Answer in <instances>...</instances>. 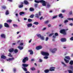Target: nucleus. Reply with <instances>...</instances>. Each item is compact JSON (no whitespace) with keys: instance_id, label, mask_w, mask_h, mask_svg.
<instances>
[{"instance_id":"obj_1","label":"nucleus","mask_w":73,"mask_h":73,"mask_svg":"<svg viewBox=\"0 0 73 73\" xmlns=\"http://www.w3.org/2000/svg\"><path fill=\"white\" fill-rule=\"evenodd\" d=\"M60 33L62 34H63L64 35H66V32L65 31V29H62L60 31Z\"/></svg>"},{"instance_id":"obj_2","label":"nucleus","mask_w":73,"mask_h":73,"mask_svg":"<svg viewBox=\"0 0 73 73\" xmlns=\"http://www.w3.org/2000/svg\"><path fill=\"white\" fill-rule=\"evenodd\" d=\"M41 53L42 55L45 56H48L49 55V53L47 52H42Z\"/></svg>"},{"instance_id":"obj_3","label":"nucleus","mask_w":73,"mask_h":73,"mask_svg":"<svg viewBox=\"0 0 73 73\" xmlns=\"http://www.w3.org/2000/svg\"><path fill=\"white\" fill-rule=\"evenodd\" d=\"M41 12L40 11L38 12V14H35V17L36 18H39L40 16H41Z\"/></svg>"},{"instance_id":"obj_4","label":"nucleus","mask_w":73,"mask_h":73,"mask_svg":"<svg viewBox=\"0 0 73 73\" xmlns=\"http://www.w3.org/2000/svg\"><path fill=\"white\" fill-rule=\"evenodd\" d=\"M29 60L28 57H26L25 58L23 59L22 62L23 63H25L27 61H28Z\"/></svg>"},{"instance_id":"obj_5","label":"nucleus","mask_w":73,"mask_h":73,"mask_svg":"<svg viewBox=\"0 0 73 73\" xmlns=\"http://www.w3.org/2000/svg\"><path fill=\"white\" fill-rule=\"evenodd\" d=\"M40 3H42V5L43 6H46V2L43 0H40Z\"/></svg>"},{"instance_id":"obj_6","label":"nucleus","mask_w":73,"mask_h":73,"mask_svg":"<svg viewBox=\"0 0 73 73\" xmlns=\"http://www.w3.org/2000/svg\"><path fill=\"white\" fill-rule=\"evenodd\" d=\"M42 46H38L36 47V50H38L39 49H41L42 48Z\"/></svg>"},{"instance_id":"obj_7","label":"nucleus","mask_w":73,"mask_h":73,"mask_svg":"<svg viewBox=\"0 0 73 73\" xmlns=\"http://www.w3.org/2000/svg\"><path fill=\"white\" fill-rule=\"evenodd\" d=\"M24 4V2H21V5H19V7L20 8H22L24 7V5L23 4Z\"/></svg>"},{"instance_id":"obj_8","label":"nucleus","mask_w":73,"mask_h":73,"mask_svg":"<svg viewBox=\"0 0 73 73\" xmlns=\"http://www.w3.org/2000/svg\"><path fill=\"white\" fill-rule=\"evenodd\" d=\"M60 41L61 42H66V39L65 38H62L61 39Z\"/></svg>"},{"instance_id":"obj_9","label":"nucleus","mask_w":73,"mask_h":73,"mask_svg":"<svg viewBox=\"0 0 73 73\" xmlns=\"http://www.w3.org/2000/svg\"><path fill=\"white\" fill-rule=\"evenodd\" d=\"M57 50V49L56 48H54L53 50L51 51V52L52 53H56V51Z\"/></svg>"},{"instance_id":"obj_10","label":"nucleus","mask_w":73,"mask_h":73,"mask_svg":"<svg viewBox=\"0 0 73 73\" xmlns=\"http://www.w3.org/2000/svg\"><path fill=\"white\" fill-rule=\"evenodd\" d=\"M29 66V64H22V66L24 67V68H26V67H28Z\"/></svg>"},{"instance_id":"obj_11","label":"nucleus","mask_w":73,"mask_h":73,"mask_svg":"<svg viewBox=\"0 0 73 73\" xmlns=\"http://www.w3.org/2000/svg\"><path fill=\"white\" fill-rule=\"evenodd\" d=\"M4 27L6 28H9V26L8 25V24L7 23H5L4 24Z\"/></svg>"},{"instance_id":"obj_12","label":"nucleus","mask_w":73,"mask_h":73,"mask_svg":"<svg viewBox=\"0 0 73 73\" xmlns=\"http://www.w3.org/2000/svg\"><path fill=\"white\" fill-rule=\"evenodd\" d=\"M55 68H56L55 67H51L50 68V71H54L55 70L54 69Z\"/></svg>"},{"instance_id":"obj_13","label":"nucleus","mask_w":73,"mask_h":73,"mask_svg":"<svg viewBox=\"0 0 73 73\" xmlns=\"http://www.w3.org/2000/svg\"><path fill=\"white\" fill-rule=\"evenodd\" d=\"M1 36L2 38H5V34H2L1 35Z\"/></svg>"},{"instance_id":"obj_14","label":"nucleus","mask_w":73,"mask_h":73,"mask_svg":"<svg viewBox=\"0 0 73 73\" xmlns=\"http://www.w3.org/2000/svg\"><path fill=\"white\" fill-rule=\"evenodd\" d=\"M23 3L25 4H26V5L28 4H29L28 2L26 0H24Z\"/></svg>"},{"instance_id":"obj_15","label":"nucleus","mask_w":73,"mask_h":73,"mask_svg":"<svg viewBox=\"0 0 73 73\" xmlns=\"http://www.w3.org/2000/svg\"><path fill=\"white\" fill-rule=\"evenodd\" d=\"M1 58H3V59H6V56H4V55H2L1 56Z\"/></svg>"},{"instance_id":"obj_16","label":"nucleus","mask_w":73,"mask_h":73,"mask_svg":"<svg viewBox=\"0 0 73 73\" xmlns=\"http://www.w3.org/2000/svg\"><path fill=\"white\" fill-rule=\"evenodd\" d=\"M9 51L11 53H12L14 51V49L13 48H11L9 50Z\"/></svg>"},{"instance_id":"obj_17","label":"nucleus","mask_w":73,"mask_h":73,"mask_svg":"<svg viewBox=\"0 0 73 73\" xmlns=\"http://www.w3.org/2000/svg\"><path fill=\"white\" fill-rule=\"evenodd\" d=\"M6 15H8L9 14V11L7 10L6 11V12L5 13Z\"/></svg>"},{"instance_id":"obj_18","label":"nucleus","mask_w":73,"mask_h":73,"mask_svg":"<svg viewBox=\"0 0 73 73\" xmlns=\"http://www.w3.org/2000/svg\"><path fill=\"white\" fill-rule=\"evenodd\" d=\"M29 52H30V54H33V52L32 50H29Z\"/></svg>"},{"instance_id":"obj_19","label":"nucleus","mask_w":73,"mask_h":73,"mask_svg":"<svg viewBox=\"0 0 73 73\" xmlns=\"http://www.w3.org/2000/svg\"><path fill=\"white\" fill-rule=\"evenodd\" d=\"M18 48L20 49V50H22V49H23V47L19 46H18Z\"/></svg>"},{"instance_id":"obj_20","label":"nucleus","mask_w":73,"mask_h":73,"mask_svg":"<svg viewBox=\"0 0 73 73\" xmlns=\"http://www.w3.org/2000/svg\"><path fill=\"white\" fill-rule=\"evenodd\" d=\"M59 17H61V19L64 17L63 16H62V14H60L59 15Z\"/></svg>"},{"instance_id":"obj_21","label":"nucleus","mask_w":73,"mask_h":73,"mask_svg":"<svg viewBox=\"0 0 73 73\" xmlns=\"http://www.w3.org/2000/svg\"><path fill=\"white\" fill-rule=\"evenodd\" d=\"M25 14V13L23 12H21L19 13V15H20V16H21L22 15H24Z\"/></svg>"},{"instance_id":"obj_22","label":"nucleus","mask_w":73,"mask_h":73,"mask_svg":"<svg viewBox=\"0 0 73 73\" xmlns=\"http://www.w3.org/2000/svg\"><path fill=\"white\" fill-rule=\"evenodd\" d=\"M12 21L11 19H9L7 21V23H11Z\"/></svg>"},{"instance_id":"obj_23","label":"nucleus","mask_w":73,"mask_h":73,"mask_svg":"<svg viewBox=\"0 0 73 73\" xmlns=\"http://www.w3.org/2000/svg\"><path fill=\"white\" fill-rule=\"evenodd\" d=\"M32 26V24H29L27 25L28 27H31Z\"/></svg>"},{"instance_id":"obj_24","label":"nucleus","mask_w":73,"mask_h":73,"mask_svg":"<svg viewBox=\"0 0 73 73\" xmlns=\"http://www.w3.org/2000/svg\"><path fill=\"white\" fill-rule=\"evenodd\" d=\"M49 72V70L48 69L45 70H44V72L46 73H48Z\"/></svg>"},{"instance_id":"obj_25","label":"nucleus","mask_w":73,"mask_h":73,"mask_svg":"<svg viewBox=\"0 0 73 73\" xmlns=\"http://www.w3.org/2000/svg\"><path fill=\"white\" fill-rule=\"evenodd\" d=\"M35 9H34L32 8H30V11H31V12H32L33 11H34Z\"/></svg>"},{"instance_id":"obj_26","label":"nucleus","mask_w":73,"mask_h":73,"mask_svg":"<svg viewBox=\"0 0 73 73\" xmlns=\"http://www.w3.org/2000/svg\"><path fill=\"white\" fill-rule=\"evenodd\" d=\"M17 70L16 69V68H14L13 69V72H14L15 73H16V72Z\"/></svg>"},{"instance_id":"obj_27","label":"nucleus","mask_w":73,"mask_h":73,"mask_svg":"<svg viewBox=\"0 0 73 73\" xmlns=\"http://www.w3.org/2000/svg\"><path fill=\"white\" fill-rule=\"evenodd\" d=\"M36 36H37L39 38H40L41 37V35L40 34H36Z\"/></svg>"},{"instance_id":"obj_28","label":"nucleus","mask_w":73,"mask_h":73,"mask_svg":"<svg viewBox=\"0 0 73 73\" xmlns=\"http://www.w3.org/2000/svg\"><path fill=\"white\" fill-rule=\"evenodd\" d=\"M67 20H69V21H71L72 20V21H73V18H68L67 19Z\"/></svg>"},{"instance_id":"obj_29","label":"nucleus","mask_w":73,"mask_h":73,"mask_svg":"<svg viewBox=\"0 0 73 73\" xmlns=\"http://www.w3.org/2000/svg\"><path fill=\"white\" fill-rule=\"evenodd\" d=\"M70 64L71 65H72L73 64V60H71L70 62Z\"/></svg>"},{"instance_id":"obj_30","label":"nucleus","mask_w":73,"mask_h":73,"mask_svg":"<svg viewBox=\"0 0 73 73\" xmlns=\"http://www.w3.org/2000/svg\"><path fill=\"white\" fill-rule=\"evenodd\" d=\"M68 20H66L64 21V24H65V25H66V23H68Z\"/></svg>"},{"instance_id":"obj_31","label":"nucleus","mask_w":73,"mask_h":73,"mask_svg":"<svg viewBox=\"0 0 73 73\" xmlns=\"http://www.w3.org/2000/svg\"><path fill=\"white\" fill-rule=\"evenodd\" d=\"M64 60L65 61L66 63H68V62H69V60H67L65 58L64 59Z\"/></svg>"},{"instance_id":"obj_32","label":"nucleus","mask_w":73,"mask_h":73,"mask_svg":"<svg viewBox=\"0 0 73 73\" xmlns=\"http://www.w3.org/2000/svg\"><path fill=\"white\" fill-rule=\"evenodd\" d=\"M35 2V3H40V1H41V0H40L39 1H37L36 0H35L34 1Z\"/></svg>"},{"instance_id":"obj_33","label":"nucleus","mask_w":73,"mask_h":73,"mask_svg":"<svg viewBox=\"0 0 73 73\" xmlns=\"http://www.w3.org/2000/svg\"><path fill=\"white\" fill-rule=\"evenodd\" d=\"M65 58H66V59H67V60H70V58L69 56H66L65 57Z\"/></svg>"},{"instance_id":"obj_34","label":"nucleus","mask_w":73,"mask_h":73,"mask_svg":"<svg viewBox=\"0 0 73 73\" xmlns=\"http://www.w3.org/2000/svg\"><path fill=\"white\" fill-rule=\"evenodd\" d=\"M40 38V39H42V40H44V36H41V37Z\"/></svg>"},{"instance_id":"obj_35","label":"nucleus","mask_w":73,"mask_h":73,"mask_svg":"<svg viewBox=\"0 0 73 73\" xmlns=\"http://www.w3.org/2000/svg\"><path fill=\"white\" fill-rule=\"evenodd\" d=\"M38 22H35L33 23V24H35V25H38Z\"/></svg>"},{"instance_id":"obj_36","label":"nucleus","mask_w":73,"mask_h":73,"mask_svg":"<svg viewBox=\"0 0 73 73\" xmlns=\"http://www.w3.org/2000/svg\"><path fill=\"white\" fill-rule=\"evenodd\" d=\"M14 52L15 53H17L18 52V50L17 49H15L14 50Z\"/></svg>"},{"instance_id":"obj_37","label":"nucleus","mask_w":73,"mask_h":73,"mask_svg":"<svg viewBox=\"0 0 73 73\" xmlns=\"http://www.w3.org/2000/svg\"><path fill=\"white\" fill-rule=\"evenodd\" d=\"M31 70H36V69L35 68H34V67L31 68Z\"/></svg>"},{"instance_id":"obj_38","label":"nucleus","mask_w":73,"mask_h":73,"mask_svg":"<svg viewBox=\"0 0 73 73\" xmlns=\"http://www.w3.org/2000/svg\"><path fill=\"white\" fill-rule=\"evenodd\" d=\"M30 18H33L34 17V15L33 14H32L31 15L30 17Z\"/></svg>"},{"instance_id":"obj_39","label":"nucleus","mask_w":73,"mask_h":73,"mask_svg":"<svg viewBox=\"0 0 73 73\" xmlns=\"http://www.w3.org/2000/svg\"><path fill=\"white\" fill-rule=\"evenodd\" d=\"M14 59V58L12 57L11 58H9V60L10 61H12V60H13Z\"/></svg>"},{"instance_id":"obj_40","label":"nucleus","mask_w":73,"mask_h":73,"mask_svg":"<svg viewBox=\"0 0 73 73\" xmlns=\"http://www.w3.org/2000/svg\"><path fill=\"white\" fill-rule=\"evenodd\" d=\"M23 69L24 70V71H25V72H27V71H28L27 69V68L25 67H24L23 68Z\"/></svg>"},{"instance_id":"obj_41","label":"nucleus","mask_w":73,"mask_h":73,"mask_svg":"<svg viewBox=\"0 0 73 73\" xmlns=\"http://www.w3.org/2000/svg\"><path fill=\"white\" fill-rule=\"evenodd\" d=\"M28 22H29L30 23H31V22H32V20L29 19H28Z\"/></svg>"},{"instance_id":"obj_42","label":"nucleus","mask_w":73,"mask_h":73,"mask_svg":"<svg viewBox=\"0 0 73 73\" xmlns=\"http://www.w3.org/2000/svg\"><path fill=\"white\" fill-rule=\"evenodd\" d=\"M50 7V5L49 3L47 4V8H49Z\"/></svg>"},{"instance_id":"obj_43","label":"nucleus","mask_w":73,"mask_h":73,"mask_svg":"<svg viewBox=\"0 0 73 73\" xmlns=\"http://www.w3.org/2000/svg\"><path fill=\"white\" fill-rule=\"evenodd\" d=\"M8 56H9L10 57H12L13 56L11 55V53H9V55H8Z\"/></svg>"},{"instance_id":"obj_44","label":"nucleus","mask_w":73,"mask_h":73,"mask_svg":"<svg viewBox=\"0 0 73 73\" xmlns=\"http://www.w3.org/2000/svg\"><path fill=\"white\" fill-rule=\"evenodd\" d=\"M68 72L69 73H73V71L70 70H68Z\"/></svg>"},{"instance_id":"obj_45","label":"nucleus","mask_w":73,"mask_h":73,"mask_svg":"<svg viewBox=\"0 0 73 73\" xmlns=\"http://www.w3.org/2000/svg\"><path fill=\"white\" fill-rule=\"evenodd\" d=\"M61 63L62 64V65H64V66H66V65L65 64L64 62H62Z\"/></svg>"},{"instance_id":"obj_46","label":"nucleus","mask_w":73,"mask_h":73,"mask_svg":"<svg viewBox=\"0 0 73 73\" xmlns=\"http://www.w3.org/2000/svg\"><path fill=\"white\" fill-rule=\"evenodd\" d=\"M54 35L55 36H58V34L57 33H55L54 34Z\"/></svg>"},{"instance_id":"obj_47","label":"nucleus","mask_w":73,"mask_h":73,"mask_svg":"<svg viewBox=\"0 0 73 73\" xmlns=\"http://www.w3.org/2000/svg\"><path fill=\"white\" fill-rule=\"evenodd\" d=\"M53 34H54L53 33H52L51 34H50V35H48L49 37H50V36H52V35H53Z\"/></svg>"},{"instance_id":"obj_48","label":"nucleus","mask_w":73,"mask_h":73,"mask_svg":"<svg viewBox=\"0 0 73 73\" xmlns=\"http://www.w3.org/2000/svg\"><path fill=\"white\" fill-rule=\"evenodd\" d=\"M13 25L14 27H18L17 25L15 24H13Z\"/></svg>"},{"instance_id":"obj_49","label":"nucleus","mask_w":73,"mask_h":73,"mask_svg":"<svg viewBox=\"0 0 73 73\" xmlns=\"http://www.w3.org/2000/svg\"><path fill=\"white\" fill-rule=\"evenodd\" d=\"M57 17V16H55L53 17L52 19H56Z\"/></svg>"},{"instance_id":"obj_50","label":"nucleus","mask_w":73,"mask_h":73,"mask_svg":"<svg viewBox=\"0 0 73 73\" xmlns=\"http://www.w3.org/2000/svg\"><path fill=\"white\" fill-rule=\"evenodd\" d=\"M70 40H71V41H73V37L72 36L71 38H70Z\"/></svg>"},{"instance_id":"obj_51","label":"nucleus","mask_w":73,"mask_h":73,"mask_svg":"<svg viewBox=\"0 0 73 73\" xmlns=\"http://www.w3.org/2000/svg\"><path fill=\"white\" fill-rule=\"evenodd\" d=\"M49 22V21H45L44 23L45 24H48V23Z\"/></svg>"},{"instance_id":"obj_52","label":"nucleus","mask_w":73,"mask_h":73,"mask_svg":"<svg viewBox=\"0 0 73 73\" xmlns=\"http://www.w3.org/2000/svg\"><path fill=\"white\" fill-rule=\"evenodd\" d=\"M2 8H3V9H6V7L4 6H2Z\"/></svg>"},{"instance_id":"obj_53","label":"nucleus","mask_w":73,"mask_h":73,"mask_svg":"<svg viewBox=\"0 0 73 73\" xmlns=\"http://www.w3.org/2000/svg\"><path fill=\"white\" fill-rule=\"evenodd\" d=\"M39 62H42V59H39Z\"/></svg>"},{"instance_id":"obj_54","label":"nucleus","mask_w":73,"mask_h":73,"mask_svg":"<svg viewBox=\"0 0 73 73\" xmlns=\"http://www.w3.org/2000/svg\"><path fill=\"white\" fill-rule=\"evenodd\" d=\"M48 58V57L47 56L44 57V58L45 59H47Z\"/></svg>"},{"instance_id":"obj_55","label":"nucleus","mask_w":73,"mask_h":73,"mask_svg":"<svg viewBox=\"0 0 73 73\" xmlns=\"http://www.w3.org/2000/svg\"><path fill=\"white\" fill-rule=\"evenodd\" d=\"M70 15H72V11H71L70 12Z\"/></svg>"},{"instance_id":"obj_56","label":"nucleus","mask_w":73,"mask_h":73,"mask_svg":"<svg viewBox=\"0 0 73 73\" xmlns=\"http://www.w3.org/2000/svg\"><path fill=\"white\" fill-rule=\"evenodd\" d=\"M62 13H64L65 12V10H63L62 11Z\"/></svg>"},{"instance_id":"obj_57","label":"nucleus","mask_w":73,"mask_h":73,"mask_svg":"<svg viewBox=\"0 0 73 73\" xmlns=\"http://www.w3.org/2000/svg\"><path fill=\"white\" fill-rule=\"evenodd\" d=\"M8 1H10V2H12L13 1L12 0H7Z\"/></svg>"},{"instance_id":"obj_58","label":"nucleus","mask_w":73,"mask_h":73,"mask_svg":"<svg viewBox=\"0 0 73 73\" xmlns=\"http://www.w3.org/2000/svg\"><path fill=\"white\" fill-rule=\"evenodd\" d=\"M42 19H44V18H43V17H41L40 18V20H42Z\"/></svg>"},{"instance_id":"obj_59","label":"nucleus","mask_w":73,"mask_h":73,"mask_svg":"<svg viewBox=\"0 0 73 73\" xmlns=\"http://www.w3.org/2000/svg\"><path fill=\"white\" fill-rule=\"evenodd\" d=\"M56 36H55H55L53 35L52 36V37H53V38L55 39V38H56Z\"/></svg>"},{"instance_id":"obj_60","label":"nucleus","mask_w":73,"mask_h":73,"mask_svg":"<svg viewBox=\"0 0 73 73\" xmlns=\"http://www.w3.org/2000/svg\"><path fill=\"white\" fill-rule=\"evenodd\" d=\"M48 39H49L48 37H46V41H48Z\"/></svg>"},{"instance_id":"obj_61","label":"nucleus","mask_w":73,"mask_h":73,"mask_svg":"<svg viewBox=\"0 0 73 73\" xmlns=\"http://www.w3.org/2000/svg\"><path fill=\"white\" fill-rule=\"evenodd\" d=\"M3 27V26L2 25H0V29H1Z\"/></svg>"},{"instance_id":"obj_62","label":"nucleus","mask_w":73,"mask_h":73,"mask_svg":"<svg viewBox=\"0 0 73 73\" xmlns=\"http://www.w3.org/2000/svg\"><path fill=\"white\" fill-rule=\"evenodd\" d=\"M70 25H71V26H73V23H71L69 24Z\"/></svg>"},{"instance_id":"obj_63","label":"nucleus","mask_w":73,"mask_h":73,"mask_svg":"<svg viewBox=\"0 0 73 73\" xmlns=\"http://www.w3.org/2000/svg\"><path fill=\"white\" fill-rule=\"evenodd\" d=\"M37 5H38V4H35V7H37Z\"/></svg>"},{"instance_id":"obj_64","label":"nucleus","mask_w":73,"mask_h":73,"mask_svg":"<svg viewBox=\"0 0 73 73\" xmlns=\"http://www.w3.org/2000/svg\"><path fill=\"white\" fill-rule=\"evenodd\" d=\"M35 61V60L34 59H32L31 60V61Z\"/></svg>"}]
</instances>
